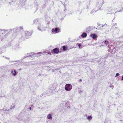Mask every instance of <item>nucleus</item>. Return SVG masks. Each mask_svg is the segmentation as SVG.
Returning a JSON list of instances; mask_svg holds the SVG:
<instances>
[{
    "label": "nucleus",
    "mask_w": 123,
    "mask_h": 123,
    "mask_svg": "<svg viewBox=\"0 0 123 123\" xmlns=\"http://www.w3.org/2000/svg\"><path fill=\"white\" fill-rule=\"evenodd\" d=\"M12 30L10 29L9 30H5L2 29L0 30L1 31H4L5 33H7L5 35H4L3 37L2 38V40H3L6 39L8 36L9 34L11 33Z\"/></svg>",
    "instance_id": "f257e3e1"
},
{
    "label": "nucleus",
    "mask_w": 123,
    "mask_h": 123,
    "mask_svg": "<svg viewBox=\"0 0 123 123\" xmlns=\"http://www.w3.org/2000/svg\"><path fill=\"white\" fill-rule=\"evenodd\" d=\"M12 47L11 48L13 50H17L20 49V47L19 46V43H17L16 44H13L12 45Z\"/></svg>",
    "instance_id": "f03ea898"
},
{
    "label": "nucleus",
    "mask_w": 123,
    "mask_h": 123,
    "mask_svg": "<svg viewBox=\"0 0 123 123\" xmlns=\"http://www.w3.org/2000/svg\"><path fill=\"white\" fill-rule=\"evenodd\" d=\"M25 35H24L22 36V37L23 38H25L27 39L28 38L29 36H30L31 35L32 33L31 32L27 31L25 32Z\"/></svg>",
    "instance_id": "7ed1b4c3"
},
{
    "label": "nucleus",
    "mask_w": 123,
    "mask_h": 123,
    "mask_svg": "<svg viewBox=\"0 0 123 123\" xmlns=\"http://www.w3.org/2000/svg\"><path fill=\"white\" fill-rule=\"evenodd\" d=\"M72 88V85L69 84H66L65 87V89L67 91H70Z\"/></svg>",
    "instance_id": "20e7f679"
},
{
    "label": "nucleus",
    "mask_w": 123,
    "mask_h": 123,
    "mask_svg": "<svg viewBox=\"0 0 123 123\" xmlns=\"http://www.w3.org/2000/svg\"><path fill=\"white\" fill-rule=\"evenodd\" d=\"M0 112L2 113L4 112L6 114L9 113L8 112L10 111L9 109H8L7 108H3L2 110H0Z\"/></svg>",
    "instance_id": "39448f33"
},
{
    "label": "nucleus",
    "mask_w": 123,
    "mask_h": 123,
    "mask_svg": "<svg viewBox=\"0 0 123 123\" xmlns=\"http://www.w3.org/2000/svg\"><path fill=\"white\" fill-rule=\"evenodd\" d=\"M37 29L39 31H42L44 30V27L43 25L39 24L38 26Z\"/></svg>",
    "instance_id": "423d86ee"
},
{
    "label": "nucleus",
    "mask_w": 123,
    "mask_h": 123,
    "mask_svg": "<svg viewBox=\"0 0 123 123\" xmlns=\"http://www.w3.org/2000/svg\"><path fill=\"white\" fill-rule=\"evenodd\" d=\"M52 31L53 32H55V33H56L60 32V29L59 28L56 27L55 29H52Z\"/></svg>",
    "instance_id": "0eeeda50"
},
{
    "label": "nucleus",
    "mask_w": 123,
    "mask_h": 123,
    "mask_svg": "<svg viewBox=\"0 0 123 123\" xmlns=\"http://www.w3.org/2000/svg\"><path fill=\"white\" fill-rule=\"evenodd\" d=\"M90 37L94 40H96L97 39V36L96 35L95 33H92L90 35Z\"/></svg>",
    "instance_id": "6e6552de"
},
{
    "label": "nucleus",
    "mask_w": 123,
    "mask_h": 123,
    "mask_svg": "<svg viewBox=\"0 0 123 123\" xmlns=\"http://www.w3.org/2000/svg\"><path fill=\"white\" fill-rule=\"evenodd\" d=\"M23 29V27H22L20 26L14 29H13V30L15 32H17L18 31H21V30H22Z\"/></svg>",
    "instance_id": "1a4fd4ad"
},
{
    "label": "nucleus",
    "mask_w": 123,
    "mask_h": 123,
    "mask_svg": "<svg viewBox=\"0 0 123 123\" xmlns=\"http://www.w3.org/2000/svg\"><path fill=\"white\" fill-rule=\"evenodd\" d=\"M41 52H39L38 53H34V52H31L30 54L31 55V56L32 55H34V56H38V55H40L41 54Z\"/></svg>",
    "instance_id": "9d476101"
},
{
    "label": "nucleus",
    "mask_w": 123,
    "mask_h": 123,
    "mask_svg": "<svg viewBox=\"0 0 123 123\" xmlns=\"http://www.w3.org/2000/svg\"><path fill=\"white\" fill-rule=\"evenodd\" d=\"M67 105V103L66 102H63L60 104V106L64 108Z\"/></svg>",
    "instance_id": "9b49d317"
},
{
    "label": "nucleus",
    "mask_w": 123,
    "mask_h": 123,
    "mask_svg": "<svg viewBox=\"0 0 123 123\" xmlns=\"http://www.w3.org/2000/svg\"><path fill=\"white\" fill-rule=\"evenodd\" d=\"M52 51L55 53L57 54L59 52V50L57 48H55L52 50Z\"/></svg>",
    "instance_id": "f8f14e48"
},
{
    "label": "nucleus",
    "mask_w": 123,
    "mask_h": 123,
    "mask_svg": "<svg viewBox=\"0 0 123 123\" xmlns=\"http://www.w3.org/2000/svg\"><path fill=\"white\" fill-rule=\"evenodd\" d=\"M102 27L103 28H101L100 29L101 30H103L104 29H105L107 27V24H105L103 25H102Z\"/></svg>",
    "instance_id": "ddd939ff"
},
{
    "label": "nucleus",
    "mask_w": 123,
    "mask_h": 123,
    "mask_svg": "<svg viewBox=\"0 0 123 123\" xmlns=\"http://www.w3.org/2000/svg\"><path fill=\"white\" fill-rule=\"evenodd\" d=\"M13 44L12 43H9L6 45V47H10V48H11L12 47V45H13Z\"/></svg>",
    "instance_id": "4468645a"
},
{
    "label": "nucleus",
    "mask_w": 123,
    "mask_h": 123,
    "mask_svg": "<svg viewBox=\"0 0 123 123\" xmlns=\"http://www.w3.org/2000/svg\"><path fill=\"white\" fill-rule=\"evenodd\" d=\"M87 35V34L85 32H83L81 35L82 37L83 38L86 37Z\"/></svg>",
    "instance_id": "2eb2a0df"
},
{
    "label": "nucleus",
    "mask_w": 123,
    "mask_h": 123,
    "mask_svg": "<svg viewBox=\"0 0 123 123\" xmlns=\"http://www.w3.org/2000/svg\"><path fill=\"white\" fill-rule=\"evenodd\" d=\"M47 117L49 119H51L52 118V114H49L47 116Z\"/></svg>",
    "instance_id": "dca6fc26"
},
{
    "label": "nucleus",
    "mask_w": 123,
    "mask_h": 123,
    "mask_svg": "<svg viewBox=\"0 0 123 123\" xmlns=\"http://www.w3.org/2000/svg\"><path fill=\"white\" fill-rule=\"evenodd\" d=\"M48 94H47V92H45L43 93V94H42L40 96V97H42L43 96H44V97H45L47 95H48Z\"/></svg>",
    "instance_id": "f3484780"
},
{
    "label": "nucleus",
    "mask_w": 123,
    "mask_h": 123,
    "mask_svg": "<svg viewBox=\"0 0 123 123\" xmlns=\"http://www.w3.org/2000/svg\"><path fill=\"white\" fill-rule=\"evenodd\" d=\"M103 42L106 45L109 43V42L107 40H105Z\"/></svg>",
    "instance_id": "a211bd4d"
},
{
    "label": "nucleus",
    "mask_w": 123,
    "mask_h": 123,
    "mask_svg": "<svg viewBox=\"0 0 123 123\" xmlns=\"http://www.w3.org/2000/svg\"><path fill=\"white\" fill-rule=\"evenodd\" d=\"M31 56V55H30V54H29V55L26 56H25L24 57H22V58H21V59L22 60H23V59H24V58L28 57V56Z\"/></svg>",
    "instance_id": "6ab92c4d"
},
{
    "label": "nucleus",
    "mask_w": 123,
    "mask_h": 123,
    "mask_svg": "<svg viewBox=\"0 0 123 123\" xmlns=\"http://www.w3.org/2000/svg\"><path fill=\"white\" fill-rule=\"evenodd\" d=\"M63 48V50L64 51H65L66 50L67 48L65 46H63L62 47Z\"/></svg>",
    "instance_id": "aec40b11"
},
{
    "label": "nucleus",
    "mask_w": 123,
    "mask_h": 123,
    "mask_svg": "<svg viewBox=\"0 0 123 123\" xmlns=\"http://www.w3.org/2000/svg\"><path fill=\"white\" fill-rule=\"evenodd\" d=\"M38 21V20L37 19H35L33 21V23L34 24L37 23Z\"/></svg>",
    "instance_id": "412c9836"
},
{
    "label": "nucleus",
    "mask_w": 123,
    "mask_h": 123,
    "mask_svg": "<svg viewBox=\"0 0 123 123\" xmlns=\"http://www.w3.org/2000/svg\"><path fill=\"white\" fill-rule=\"evenodd\" d=\"M14 73H13V75L14 76H15L17 74H16V71L15 70H14Z\"/></svg>",
    "instance_id": "4be33fe9"
},
{
    "label": "nucleus",
    "mask_w": 123,
    "mask_h": 123,
    "mask_svg": "<svg viewBox=\"0 0 123 123\" xmlns=\"http://www.w3.org/2000/svg\"><path fill=\"white\" fill-rule=\"evenodd\" d=\"M15 106H14H14H11L10 107V109H9V110H10V111L11 110H12V109H13L15 108Z\"/></svg>",
    "instance_id": "5701e85b"
},
{
    "label": "nucleus",
    "mask_w": 123,
    "mask_h": 123,
    "mask_svg": "<svg viewBox=\"0 0 123 123\" xmlns=\"http://www.w3.org/2000/svg\"><path fill=\"white\" fill-rule=\"evenodd\" d=\"M2 49H3L2 48H1L0 49V54H2V53L3 52V51L2 50Z\"/></svg>",
    "instance_id": "b1692460"
},
{
    "label": "nucleus",
    "mask_w": 123,
    "mask_h": 123,
    "mask_svg": "<svg viewBox=\"0 0 123 123\" xmlns=\"http://www.w3.org/2000/svg\"><path fill=\"white\" fill-rule=\"evenodd\" d=\"M92 118V117L91 116H88L87 117V118L88 120H89L90 119H91Z\"/></svg>",
    "instance_id": "393cba45"
},
{
    "label": "nucleus",
    "mask_w": 123,
    "mask_h": 123,
    "mask_svg": "<svg viewBox=\"0 0 123 123\" xmlns=\"http://www.w3.org/2000/svg\"><path fill=\"white\" fill-rule=\"evenodd\" d=\"M123 11V9H121V10H120L119 11H117V12H122V11Z\"/></svg>",
    "instance_id": "a878e982"
},
{
    "label": "nucleus",
    "mask_w": 123,
    "mask_h": 123,
    "mask_svg": "<svg viewBox=\"0 0 123 123\" xmlns=\"http://www.w3.org/2000/svg\"><path fill=\"white\" fill-rule=\"evenodd\" d=\"M81 45L80 44H78V46L79 47V49H80V47L81 46Z\"/></svg>",
    "instance_id": "bb28decb"
},
{
    "label": "nucleus",
    "mask_w": 123,
    "mask_h": 123,
    "mask_svg": "<svg viewBox=\"0 0 123 123\" xmlns=\"http://www.w3.org/2000/svg\"><path fill=\"white\" fill-rule=\"evenodd\" d=\"M119 75V74L118 73H117L116 74V75L115 76V77H116L118 76Z\"/></svg>",
    "instance_id": "cd10ccee"
},
{
    "label": "nucleus",
    "mask_w": 123,
    "mask_h": 123,
    "mask_svg": "<svg viewBox=\"0 0 123 123\" xmlns=\"http://www.w3.org/2000/svg\"><path fill=\"white\" fill-rule=\"evenodd\" d=\"M110 87H112V88L113 87V86L112 85H111L110 86Z\"/></svg>",
    "instance_id": "c85d7f7f"
},
{
    "label": "nucleus",
    "mask_w": 123,
    "mask_h": 123,
    "mask_svg": "<svg viewBox=\"0 0 123 123\" xmlns=\"http://www.w3.org/2000/svg\"><path fill=\"white\" fill-rule=\"evenodd\" d=\"M49 91L50 93H52V91H51V90H50V89L49 90Z\"/></svg>",
    "instance_id": "c756f323"
},
{
    "label": "nucleus",
    "mask_w": 123,
    "mask_h": 123,
    "mask_svg": "<svg viewBox=\"0 0 123 123\" xmlns=\"http://www.w3.org/2000/svg\"><path fill=\"white\" fill-rule=\"evenodd\" d=\"M48 54H50V55H51V53L50 52H49L47 53Z\"/></svg>",
    "instance_id": "7c9ffc66"
},
{
    "label": "nucleus",
    "mask_w": 123,
    "mask_h": 123,
    "mask_svg": "<svg viewBox=\"0 0 123 123\" xmlns=\"http://www.w3.org/2000/svg\"><path fill=\"white\" fill-rule=\"evenodd\" d=\"M121 80H123V75L122 76V78H121Z\"/></svg>",
    "instance_id": "2f4dec72"
},
{
    "label": "nucleus",
    "mask_w": 123,
    "mask_h": 123,
    "mask_svg": "<svg viewBox=\"0 0 123 123\" xmlns=\"http://www.w3.org/2000/svg\"><path fill=\"white\" fill-rule=\"evenodd\" d=\"M82 81V80L81 79H80L79 80V81L80 82H81V81Z\"/></svg>",
    "instance_id": "473e14b6"
},
{
    "label": "nucleus",
    "mask_w": 123,
    "mask_h": 123,
    "mask_svg": "<svg viewBox=\"0 0 123 123\" xmlns=\"http://www.w3.org/2000/svg\"><path fill=\"white\" fill-rule=\"evenodd\" d=\"M94 11H92L91 12V14H92L93 13V12H94Z\"/></svg>",
    "instance_id": "72a5a7b5"
},
{
    "label": "nucleus",
    "mask_w": 123,
    "mask_h": 123,
    "mask_svg": "<svg viewBox=\"0 0 123 123\" xmlns=\"http://www.w3.org/2000/svg\"><path fill=\"white\" fill-rule=\"evenodd\" d=\"M5 58H6V59H9V58H8V57H5Z\"/></svg>",
    "instance_id": "f704fd0d"
},
{
    "label": "nucleus",
    "mask_w": 123,
    "mask_h": 123,
    "mask_svg": "<svg viewBox=\"0 0 123 123\" xmlns=\"http://www.w3.org/2000/svg\"><path fill=\"white\" fill-rule=\"evenodd\" d=\"M29 109L30 110H31V107H29Z\"/></svg>",
    "instance_id": "c9c22d12"
},
{
    "label": "nucleus",
    "mask_w": 123,
    "mask_h": 123,
    "mask_svg": "<svg viewBox=\"0 0 123 123\" xmlns=\"http://www.w3.org/2000/svg\"><path fill=\"white\" fill-rule=\"evenodd\" d=\"M18 119V120H21V119H20L19 118H17Z\"/></svg>",
    "instance_id": "e433bc0d"
},
{
    "label": "nucleus",
    "mask_w": 123,
    "mask_h": 123,
    "mask_svg": "<svg viewBox=\"0 0 123 123\" xmlns=\"http://www.w3.org/2000/svg\"><path fill=\"white\" fill-rule=\"evenodd\" d=\"M11 72L13 74V71L12 70V71H11Z\"/></svg>",
    "instance_id": "4c0bfd02"
},
{
    "label": "nucleus",
    "mask_w": 123,
    "mask_h": 123,
    "mask_svg": "<svg viewBox=\"0 0 123 123\" xmlns=\"http://www.w3.org/2000/svg\"><path fill=\"white\" fill-rule=\"evenodd\" d=\"M70 14H71V15L72 14V13H69L68 14L69 15H70Z\"/></svg>",
    "instance_id": "58836bf2"
},
{
    "label": "nucleus",
    "mask_w": 123,
    "mask_h": 123,
    "mask_svg": "<svg viewBox=\"0 0 123 123\" xmlns=\"http://www.w3.org/2000/svg\"><path fill=\"white\" fill-rule=\"evenodd\" d=\"M22 70V69H21V68H20V69H19V71H20V70Z\"/></svg>",
    "instance_id": "ea45409f"
},
{
    "label": "nucleus",
    "mask_w": 123,
    "mask_h": 123,
    "mask_svg": "<svg viewBox=\"0 0 123 123\" xmlns=\"http://www.w3.org/2000/svg\"><path fill=\"white\" fill-rule=\"evenodd\" d=\"M16 61H12V62H15Z\"/></svg>",
    "instance_id": "a19ab883"
},
{
    "label": "nucleus",
    "mask_w": 123,
    "mask_h": 123,
    "mask_svg": "<svg viewBox=\"0 0 123 123\" xmlns=\"http://www.w3.org/2000/svg\"><path fill=\"white\" fill-rule=\"evenodd\" d=\"M58 70V69H55V70Z\"/></svg>",
    "instance_id": "79ce46f5"
},
{
    "label": "nucleus",
    "mask_w": 123,
    "mask_h": 123,
    "mask_svg": "<svg viewBox=\"0 0 123 123\" xmlns=\"http://www.w3.org/2000/svg\"><path fill=\"white\" fill-rule=\"evenodd\" d=\"M121 42V41H118V42L119 43L120 42Z\"/></svg>",
    "instance_id": "37998d69"
},
{
    "label": "nucleus",
    "mask_w": 123,
    "mask_h": 123,
    "mask_svg": "<svg viewBox=\"0 0 123 123\" xmlns=\"http://www.w3.org/2000/svg\"><path fill=\"white\" fill-rule=\"evenodd\" d=\"M117 27H115V28L117 29Z\"/></svg>",
    "instance_id": "c03bdc74"
},
{
    "label": "nucleus",
    "mask_w": 123,
    "mask_h": 123,
    "mask_svg": "<svg viewBox=\"0 0 123 123\" xmlns=\"http://www.w3.org/2000/svg\"><path fill=\"white\" fill-rule=\"evenodd\" d=\"M53 91H55V89H54V90H53Z\"/></svg>",
    "instance_id": "a18cd8bd"
},
{
    "label": "nucleus",
    "mask_w": 123,
    "mask_h": 123,
    "mask_svg": "<svg viewBox=\"0 0 123 123\" xmlns=\"http://www.w3.org/2000/svg\"><path fill=\"white\" fill-rule=\"evenodd\" d=\"M11 1H13L12 0H11Z\"/></svg>",
    "instance_id": "49530a36"
},
{
    "label": "nucleus",
    "mask_w": 123,
    "mask_h": 123,
    "mask_svg": "<svg viewBox=\"0 0 123 123\" xmlns=\"http://www.w3.org/2000/svg\"><path fill=\"white\" fill-rule=\"evenodd\" d=\"M94 28H95V27H94Z\"/></svg>",
    "instance_id": "de8ad7c7"
},
{
    "label": "nucleus",
    "mask_w": 123,
    "mask_h": 123,
    "mask_svg": "<svg viewBox=\"0 0 123 123\" xmlns=\"http://www.w3.org/2000/svg\"><path fill=\"white\" fill-rule=\"evenodd\" d=\"M101 46H101V45H100L99 46H100V47H101Z\"/></svg>",
    "instance_id": "09e8293b"
},
{
    "label": "nucleus",
    "mask_w": 123,
    "mask_h": 123,
    "mask_svg": "<svg viewBox=\"0 0 123 123\" xmlns=\"http://www.w3.org/2000/svg\"><path fill=\"white\" fill-rule=\"evenodd\" d=\"M20 116H18V117H19Z\"/></svg>",
    "instance_id": "8fccbe9b"
},
{
    "label": "nucleus",
    "mask_w": 123,
    "mask_h": 123,
    "mask_svg": "<svg viewBox=\"0 0 123 123\" xmlns=\"http://www.w3.org/2000/svg\"><path fill=\"white\" fill-rule=\"evenodd\" d=\"M28 53H27V54L28 55Z\"/></svg>",
    "instance_id": "3c124183"
},
{
    "label": "nucleus",
    "mask_w": 123,
    "mask_h": 123,
    "mask_svg": "<svg viewBox=\"0 0 123 123\" xmlns=\"http://www.w3.org/2000/svg\"><path fill=\"white\" fill-rule=\"evenodd\" d=\"M41 75L40 74H39V75Z\"/></svg>",
    "instance_id": "603ef678"
}]
</instances>
